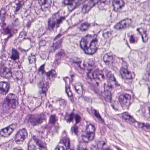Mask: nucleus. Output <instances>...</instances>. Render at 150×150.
<instances>
[{
    "mask_svg": "<svg viewBox=\"0 0 150 150\" xmlns=\"http://www.w3.org/2000/svg\"><path fill=\"white\" fill-rule=\"evenodd\" d=\"M65 20V16H61L59 17L58 13L54 14L51 18L48 19L47 30L51 31H54L55 27L56 28H59L60 24Z\"/></svg>",
    "mask_w": 150,
    "mask_h": 150,
    "instance_id": "f257e3e1",
    "label": "nucleus"
},
{
    "mask_svg": "<svg viewBox=\"0 0 150 150\" xmlns=\"http://www.w3.org/2000/svg\"><path fill=\"white\" fill-rule=\"evenodd\" d=\"M92 62L89 61L88 64L87 78L89 79H91L92 78L100 79L101 78L104 79V76L101 74V71H99L98 69H94V62L93 61Z\"/></svg>",
    "mask_w": 150,
    "mask_h": 150,
    "instance_id": "f03ea898",
    "label": "nucleus"
},
{
    "mask_svg": "<svg viewBox=\"0 0 150 150\" xmlns=\"http://www.w3.org/2000/svg\"><path fill=\"white\" fill-rule=\"evenodd\" d=\"M122 66L120 71V74L125 83H131L133 78L132 74L127 70V64L126 62L123 61Z\"/></svg>",
    "mask_w": 150,
    "mask_h": 150,
    "instance_id": "7ed1b4c3",
    "label": "nucleus"
},
{
    "mask_svg": "<svg viewBox=\"0 0 150 150\" xmlns=\"http://www.w3.org/2000/svg\"><path fill=\"white\" fill-rule=\"evenodd\" d=\"M95 129L94 126L91 124H90L86 127V133L81 135L82 140L84 142H88L93 139Z\"/></svg>",
    "mask_w": 150,
    "mask_h": 150,
    "instance_id": "20e7f679",
    "label": "nucleus"
},
{
    "mask_svg": "<svg viewBox=\"0 0 150 150\" xmlns=\"http://www.w3.org/2000/svg\"><path fill=\"white\" fill-rule=\"evenodd\" d=\"M131 96L127 94H121L118 98V101L123 108L128 109L130 105Z\"/></svg>",
    "mask_w": 150,
    "mask_h": 150,
    "instance_id": "39448f33",
    "label": "nucleus"
},
{
    "mask_svg": "<svg viewBox=\"0 0 150 150\" xmlns=\"http://www.w3.org/2000/svg\"><path fill=\"white\" fill-rule=\"evenodd\" d=\"M46 119V116L42 114L38 116L31 115L30 116L28 121L33 125H36L42 122L44 120Z\"/></svg>",
    "mask_w": 150,
    "mask_h": 150,
    "instance_id": "423d86ee",
    "label": "nucleus"
},
{
    "mask_svg": "<svg viewBox=\"0 0 150 150\" xmlns=\"http://www.w3.org/2000/svg\"><path fill=\"white\" fill-rule=\"evenodd\" d=\"M132 21L131 19L126 18L117 23L114 27L117 30H122L128 28L132 25Z\"/></svg>",
    "mask_w": 150,
    "mask_h": 150,
    "instance_id": "0eeeda50",
    "label": "nucleus"
},
{
    "mask_svg": "<svg viewBox=\"0 0 150 150\" xmlns=\"http://www.w3.org/2000/svg\"><path fill=\"white\" fill-rule=\"evenodd\" d=\"M38 88L40 89L39 91V94L41 95H43V96H41V98L42 96H46V92L49 88L48 83L44 79H42L41 81H40L38 84Z\"/></svg>",
    "mask_w": 150,
    "mask_h": 150,
    "instance_id": "6e6552de",
    "label": "nucleus"
},
{
    "mask_svg": "<svg viewBox=\"0 0 150 150\" xmlns=\"http://www.w3.org/2000/svg\"><path fill=\"white\" fill-rule=\"evenodd\" d=\"M27 135L28 134L25 129H23L20 130L16 135L15 139L16 142L18 144H21Z\"/></svg>",
    "mask_w": 150,
    "mask_h": 150,
    "instance_id": "1a4fd4ad",
    "label": "nucleus"
},
{
    "mask_svg": "<svg viewBox=\"0 0 150 150\" xmlns=\"http://www.w3.org/2000/svg\"><path fill=\"white\" fill-rule=\"evenodd\" d=\"M98 39L96 38L93 39L88 47L87 50H86V54H92L95 53L97 49Z\"/></svg>",
    "mask_w": 150,
    "mask_h": 150,
    "instance_id": "9d476101",
    "label": "nucleus"
},
{
    "mask_svg": "<svg viewBox=\"0 0 150 150\" xmlns=\"http://www.w3.org/2000/svg\"><path fill=\"white\" fill-rule=\"evenodd\" d=\"M115 58L112 55H110L106 54L104 56L103 61L107 65L114 67L115 66Z\"/></svg>",
    "mask_w": 150,
    "mask_h": 150,
    "instance_id": "9b49d317",
    "label": "nucleus"
},
{
    "mask_svg": "<svg viewBox=\"0 0 150 150\" xmlns=\"http://www.w3.org/2000/svg\"><path fill=\"white\" fill-rule=\"evenodd\" d=\"M125 3L122 0H113L112 5L113 10L116 12H118L124 7Z\"/></svg>",
    "mask_w": 150,
    "mask_h": 150,
    "instance_id": "f8f14e48",
    "label": "nucleus"
},
{
    "mask_svg": "<svg viewBox=\"0 0 150 150\" xmlns=\"http://www.w3.org/2000/svg\"><path fill=\"white\" fill-rule=\"evenodd\" d=\"M95 0H90L88 3L83 5L82 12L83 13H88L91 8L95 5Z\"/></svg>",
    "mask_w": 150,
    "mask_h": 150,
    "instance_id": "ddd939ff",
    "label": "nucleus"
},
{
    "mask_svg": "<svg viewBox=\"0 0 150 150\" xmlns=\"http://www.w3.org/2000/svg\"><path fill=\"white\" fill-rule=\"evenodd\" d=\"M32 138L39 150H47L46 144L45 142L39 140L35 136H33Z\"/></svg>",
    "mask_w": 150,
    "mask_h": 150,
    "instance_id": "4468645a",
    "label": "nucleus"
},
{
    "mask_svg": "<svg viewBox=\"0 0 150 150\" xmlns=\"http://www.w3.org/2000/svg\"><path fill=\"white\" fill-rule=\"evenodd\" d=\"M88 37L91 38V35H87L86 37L83 38L80 41V47L84 51L86 54V50H87L88 48L87 46L88 38Z\"/></svg>",
    "mask_w": 150,
    "mask_h": 150,
    "instance_id": "2eb2a0df",
    "label": "nucleus"
},
{
    "mask_svg": "<svg viewBox=\"0 0 150 150\" xmlns=\"http://www.w3.org/2000/svg\"><path fill=\"white\" fill-rule=\"evenodd\" d=\"M62 3L64 6L68 5V8L70 11L73 10L77 6L74 0H64Z\"/></svg>",
    "mask_w": 150,
    "mask_h": 150,
    "instance_id": "dca6fc26",
    "label": "nucleus"
},
{
    "mask_svg": "<svg viewBox=\"0 0 150 150\" xmlns=\"http://www.w3.org/2000/svg\"><path fill=\"white\" fill-rule=\"evenodd\" d=\"M91 26V24L87 22L81 23L78 26V28L81 32L87 31Z\"/></svg>",
    "mask_w": 150,
    "mask_h": 150,
    "instance_id": "f3484780",
    "label": "nucleus"
},
{
    "mask_svg": "<svg viewBox=\"0 0 150 150\" xmlns=\"http://www.w3.org/2000/svg\"><path fill=\"white\" fill-rule=\"evenodd\" d=\"M9 86L6 83L0 82V92L3 94H6L8 91Z\"/></svg>",
    "mask_w": 150,
    "mask_h": 150,
    "instance_id": "a211bd4d",
    "label": "nucleus"
},
{
    "mask_svg": "<svg viewBox=\"0 0 150 150\" xmlns=\"http://www.w3.org/2000/svg\"><path fill=\"white\" fill-rule=\"evenodd\" d=\"M9 70L4 67L3 66L0 68V74L1 76L3 77L7 78L8 77V74Z\"/></svg>",
    "mask_w": 150,
    "mask_h": 150,
    "instance_id": "6ab92c4d",
    "label": "nucleus"
},
{
    "mask_svg": "<svg viewBox=\"0 0 150 150\" xmlns=\"http://www.w3.org/2000/svg\"><path fill=\"white\" fill-rule=\"evenodd\" d=\"M122 118L127 122H134V120L127 112H125L122 114Z\"/></svg>",
    "mask_w": 150,
    "mask_h": 150,
    "instance_id": "aec40b11",
    "label": "nucleus"
},
{
    "mask_svg": "<svg viewBox=\"0 0 150 150\" xmlns=\"http://www.w3.org/2000/svg\"><path fill=\"white\" fill-rule=\"evenodd\" d=\"M61 36V34H58L54 38V41L55 42ZM62 42L61 40H58L57 42H53V47L55 50L57 48L61 46V44Z\"/></svg>",
    "mask_w": 150,
    "mask_h": 150,
    "instance_id": "412c9836",
    "label": "nucleus"
},
{
    "mask_svg": "<svg viewBox=\"0 0 150 150\" xmlns=\"http://www.w3.org/2000/svg\"><path fill=\"white\" fill-rule=\"evenodd\" d=\"M64 80L65 83L66 93L69 97H71L72 95V93L71 91L70 90V87L67 84V81H70L69 79L67 77H66L64 79Z\"/></svg>",
    "mask_w": 150,
    "mask_h": 150,
    "instance_id": "4be33fe9",
    "label": "nucleus"
},
{
    "mask_svg": "<svg viewBox=\"0 0 150 150\" xmlns=\"http://www.w3.org/2000/svg\"><path fill=\"white\" fill-rule=\"evenodd\" d=\"M11 55L10 57L11 59L13 61H15L19 58V53L15 49L13 48L12 50Z\"/></svg>",
    "mask_w": 150,
    "mask_h": 150,
    "instance_id": "5701e85b",
    "label": "nucleus"
},
{
    "mask_svg": "<svg viewBox=\"0 0 150 150\" xmlns=\"http://www.w3.org/2000/svg\"><path fill=\"white\" fill-rule=\"evenodd\" d=\"M9 128L8 127L4 128L0 131V136L2 137H6L8 136L9 133L8 132Z\"/></svg>",
    "mask_w": 150,
    "mask_h": 150,
    "instance_id": "b1692460",
    "label": "nucleus"
},
{
    "mask_svg": "<svg viewBox=\"0 0 150 150\" xmlns=\"http://www.w3.org/2000/svg\"><path fill=\"white\" fill-rule=\"evenodd\" d=\"M10 95L11 96V98H11V100H10V103H11V107L13 108H15L17 105V102L16 100V97L13 94L10 93Z\"/></svg>",
    "mask_w": 150,
    "mask_h": 150,
    "instance_id": "393cba45",
    "label": "nucleus"
},
{
    "mask_svg": "<svg viewBox=\"0 0 150 150\" xmlns=\"http://www.w3.org/2000/svg\"><path fill=\"white\" fill-rule=\"evenodd\" d=\"M107 4V0H99L97 2L98 8L100 10H102L105 9L104 6Z\"/></svg>",
    "mask_w": 150,
    "mask_h": 150,
    "instance_id": "a878e982",
    "label": "nucleus"
},
{
    "mask_svg": "<svg viewBox=\"0 0 150 150\" xmlns=\"http://www.w3.org/2000/svg\"><path fill=\"white\" fill-rule=\"evenodd\" d=\"M62 141L66 148V150H74L73 149H70L69 140L68 138H63Z\"/></svg>",
    "mask_w": 150,
    "mask_h": 150,
    "instance_id": "bb28decb",
    "label": "nucleus"
},
{
    "mask_svg": "<svg viewBox=\"0 0 150 150\" xmlns=\"http://www.w3.org/2000/svg\"><path fill=\"white\" fill-rule=\"evenodd\" d=\"M100 79H96L95 78H92L91 79H89L88 78V80H90L91 81L90 82L88 81L89 83L91 84L94 87H96L98 86L100 82Z\"/></svg>",
    "mask_w": 150,
    "mask_h": 150,
    "instance_id": "cd10ccee",
    "label": "nucleus"
},
{
    "mask_svg": "<svg viewBox=\"0 0 150 150\" xmlns=\"http://www.w3.org/2000/svg\"><path fill=\"white\" fill-rule=\"evenodd\" d=\"M75 91L78 94L81 93L83 91L82 85L80 83H76L74 86Z\"/></svg>",
    "mask_w": 150,
    "mask_h": 150,
    "instance_id": "c85d7f7f",
    "label": "nucleus"
},
{
    "mask_svg": "<svg viewBox=\"0 0 150 150\" xmlns=\"http://www.w3.org/2000/svg\"><path fill=\"white\" fill-rule=\"evenodd\" d=\"M107 77L109 79V80L112 82L115 83L116 82L115 79L113 75L111 73V71H108L106 74Z\"/></svg>",
    "mask_w": 150,
    "mask_h": 150,
    "instance_id": "c756f323",
    "label": "nucleus"
},
{
    "mask_svg": "<svg viewBox=\"0 0 150 150\" xmlns=\"http://www.w3.org/2000/svg\"><path fill=\"white\" fill-rule=\"evenodd\" d=\"M6 13V12L4 9H1L0 11V20L1 22L4 23L3 21Z\"/></svg>",
    "mask_w": 150,
    "mask_h": 150,
    "instance_id": "7c9ffc66",
    "label": "nucleus"
},
{
    "mask_svg": "<svg viewBox=\"0 0 150 150\" xmlns=\"http://www.w3.org/2000/svg\"><path fill=\"white\" fill-rule=\"evenodd\" d=\"M139 28H137V31L139 32V34L141 35L142 40L143 42H146L147 41L148 39L147 37L146 36V31H143L144 33V38L143 36V35L141 34V33L139 31Z\"/></svg>",
    "mask_w": 150,
    "mask_h": 150,
    "instance_id": "2f4dec72",
    "label": "nucleus"
},
{
    "mask_svg": "<svg viewBox=\"0 0 150 150\" xmlns=\"http://www.w3.org/2000/svg\"><path fill=\"white\" fill-rule=\"evenodd\" d=\"M6 24L3 23L1 27L3 29L4 33L5 34H8L9 33V29L8 27H7L5 26Z\"/></svg>",
    "mask_w": 150,
    "mask_h": 150,
    "instance_id": "473e14b6",
    "label": "nucleus"
},
{
    "mask_svg": "<svg viewBox=\"0 0 150 150\" xmlns=\"http://www.w3.org/2000/svg\"><path fill=\"white\" fill-rule=\"evenodd\" d=\"M29 62L30 64H32L35 63L36 62V58L34 55H32V54L29 56L28 58Z\"/></svg>",
    "mask_w": 150,
    "mask_h": 150,
    "instance_id": "72a5a7b5",
    "label": "nucleus"
},
{
    "mask_svg": "<svg viewBox=\"0 0 150 150\" xmlns=\"http://www.w3.org/2000/svg\"><path fill=\"white\" fill-rule=\"evenodd\" d=\"M112 33V31L110 30L108 31H104L103 36L104 38L107 39L111 36Z\"/></svg>",
    "mask_w": 150,
    "mask_h": 150,
    "instance_id": "f704fd0d",
    "label": "nucleus"
},
{
    "mask_svg": "<svg viewBox=\"0 0 150 150\" xmlns=\"http://www.w3.org/2000/svg\"><path fill=\"white\" fill-rule=\"evenodd\" d=\"M74 114L73 113H71L69 116L68 118L66 120L67 122L70 123L72 122L74 117Z\"/></svg>",
    "mask_w": 150,
    "mask_h": 150,
    "instance_id": "c9c22d12",
    "label": "nucleus"
},
{
    "mask_svg": "<svg viewBox=\"0 0 150 150\" xmlns=\"http://www.w3.org/2000/svg\"><path fill=\"white\" fill-rule=\"evenodd\" d=\"M93 112L94 115L99 120H102L101 116L100 115L98 112L95 109H93Z\"/></svg>",
    "mask_w": 150,
    "mask_h": 150,
    "instance_id": "e433bc0d",
    "label": "nucleus"
},
{
    "mask_svg": "<svg viewBox=\"0 0 150 150\" xmlns=\"http://www.w3.org/2000/svg\"><path fill=\"white\" fill-rule=\"evenodd\" d=\"M78 131V127L75 125H74L71 127V132L72 133H74L75 135H77V132Z\"/></svg>",
    "mask_w": 150,
    "mask_h": 150,
    "instance_id": "4c0bfd02",
    "label": "nucleus"
},
{
    "mask_svg": "<svg viewBox=\"0 0 150 150\" xmlns=\"http://www.w3.org/2000/svg\"><path fill=\"white\" fill-rule=\"evenodd\" d=\"M14 3L16 6H20L24 4L23 0H15Z\"/></svg>",
    "mask_w": 150,
    "mask_h": 150,
    "instance_id": "58836bf2",
    "label": "nucleus"
},
{
    "mask_svg": "<svg viewBox=\"0 0 150 150\" xmlns=\"http://www.w3.org/2000/svg\"><path fill=\"white\" fill-rule=\"evenodd\" d=\"M9 97L7 96L5 99L4 100V105H6L8 107H9Z\"/></svg>",
    "mask_w": 150,
    "mask_h": 150,
    "instance_id": "ea45409f",
    "label": "nucleus"
},
{
    "mask_svg": "<svg viewBox=\"0 0 150 150\" xmlns=\"http://www.w3.org/2000/svg\"><path fill=\"white\" fill-rule=\"evenodd\" d=\"M56 120L55 115H51L50 119V122L51 123H54Z\"/></svg>",
    "mask_w": 150,
    "mask_h": 150,
    "instance_id": "a19ab883",
    "label": "nucleus"
},
{
    "mask_svg": "<svg viewBox=\"0 0 150 150\" xmlns=\"http://www.w3.org/2000/svg\"><path fill=\"white\" fill-rule=\"evenodd\" d=\"M30 142L28 144V149L29 150H35L36 147L34 145H30Z\"/></svg>",
    "mask_w": 150,
    "mask_h": 150,
    "instance_id": "79ce46f5",
    "label": "nucleus"
},
{
    "mask_svg": "<svg viewBox=\"0 0 150 150\" xmlns=\"http://www.w3.org/2000/svg\"><path fill=\"white\" fill-rule=\"evenodd\" d=\"M74 117H75L76 124L79 123L81 120L80 116L76 114L75 115H74Z\"/></svg>",
    "mask_w": 150,
    "mask_h": 150,
    "instance_id": "37998d69",
    "label": "nucleus"
},
{
    "mask_svg": "<svg viewBox=\"0 0 150 150\" xmlns=\"http://www.w3.org/2000/svg\"><path fill=\"white\" fill-rule=\"evenodd\" d=\"M77 150H88L86 147H83L81 144H80L77 146Z\"/></svg>",
    "mask_w": 150,
    "mask_h": 150,
    "instance_id": "c03bdc74",
    "label": "nucleus"
},
{
    "mask_svg": "<svg viewBox=\"0 0 150 150\" xmlns=\"http://www.w3.org/2000/svg\"><path fill=\"white\" fill-rule=\"evenodd\" d=\"M48 1L47 0H38L39 4L40 5H45L47 4Z\"/></svg>",
    "mask_w": 150,
    "mask_h": 150,
    "instance_id": "a18cd8bd",
    "label": "nucleus"
},
{
    "mask_svg": "<svg viewBox=\"0 0 150 150\" xmlns=\"http://www.w3.org/2000/svg\"><path fill=\"white\" fill-rule=\"evenodd\" d=\"M46 44V42L44 40H40L39 43V45L40 47L45 46Z\"/></svg>",
    "mask_w": 150,
    "mask_h": 150,
    "instance_id": "49530a36",
    "label": "nucleus"
},
{
    "mask_svg": "<svg viewBox=\"0 0 150 150\" xmlns=\"http://www.w3.org/2000/svg\"><path fill=\"white\" fill-rule=\"evenodd\" d=\"M44 65H42L39 68V71L41 72L42 74H43L44 72Z\"/></svg>",
    "mask_w": 150,
    "mask_h": 150,
    "instance_id": "de8ad7c7",
    "label": "nucleus"
},
{
    "mask_svg": "<svg viewBox=\"0 0 150 150\" xmlns=\"http://www.w3.org/2000/svg\"><path fill=\"white\" fill-rule=\"evenodd\" d=\"M51 76L52 78H54L57 76L56 73L54 70H51Z\"/></svg>",
    "mask_w": 150,
    "mask_h": 150,
    "instance_id": "09e8293b",
    "label": "nucleus"
},
{
    "mask_svg": "<svg viewBox=\"0 0 150 150\" xmlns=\"http://www.w3.org/2000/svg\"><path fill=\"white\" fill-rule=\"evenodd\" d=\"M129 41L131 43H134L135 42V40L133 37V36L132 35L129 38Z\"/></svg>",
    "mask_w": 150,
    "mask_h": 150,
    "instance_id": "8fccbe9b",
    "label": "nucleus"
},
{
    "mask_svg": "<svg viewBox=\"0 0 150 150\" xmlns=\"http://www.w3.org/2000/svg\"><path fill=\"white\" fill-rule=\"evenodd\" d=\"M146 71L148 75H150V62L147 65V67L146 68Z\"/></svg>",
    "mask_w": 150,
    "mask_h": 150,
    "instance_id": "3c124183",
    "label": "nucleus"
},
{
    "mask_svg": "<svg viewBox=\"0 0 150 150\" xmlns=\"http://www.w3.org/2000/svg\"><path fill=\"white\" fill-rule=\"evenodd\" d=\"M93 91L95 94L98 96H99L101 93V92L98 89H95L93 90Z\"/></svg>",
    "mask_w": 150,
    "mask_h": 150,
    "instance_id": "603ef678",
    "label": "nucleus"
},
{
    "mask_svg": "<svg viewBox=\"0 0 150 150\" xmlns=\"http://www.w3.org/2000/svg\"><path fill=\"white\" fill-rule=\"evenodd\" d=\"M138 112H141L142 113H140L141 115L143 116H145V111L144 110H139Z\"/></svg>",
    "mask_w": 150,
    "mask_h": 150,
    "instance_id": "864d4df0",
    "label": "nucleus"
},
{
    "mask_svg": "<svg viewBox=\"0 0 150 150\" xmlns=\"http://www.w3.org/2000/svg\"><path fill=\"white\" fill-rule=\"evenodd\" d=\"M21 6H17L16 7V8L15 10L14 11L15 14H17V12L19 10Z\"/></svg>",
    "mask_w": 150,
    "mask_h": 150,
    "instance_id": "5fc2aeb1",
    "label": "nucleus"
},
{
    "mask_svg": "<svg viewBox=\"0 0 150 150\" xmlns=\"http://www.w3.org/2000/svg\"><path fill=\"white\" fill-rule=\"evenodd\" d=\"M138 125L139 127L143 128L144 127H145L146 124L144 123H138Z\"/></svg>",
    "mask_w": 150,
    "mask_h": 150,
    "instance_id": "6e6d98bb",
    "label": "nucleus"
},
{
    "mask_svg": "<svg viewBox=\"0 0 150 150\" xmlns=\"http://www.w3.org/2000/svg\"><path fill=\"white\" fill-rule=\"evenodd\" d=\"M100 144H102V146H104V145H105V142H103V141L100 142H98L97 144L98 147L99 146V145Z\"/></svg>",
    "mask_w": 150,
    "mask_h": 150,
    "instance_id": "4d7b16f0",
    "label": "nucleus"
},
{
    "mask_svg": "<svg viewBox=\"0 0 150 150\" xmlns=\"http://www.w3.org/2000/svg\"><path fill=\"white\" fill-rule=\"evenodd\" d=\"M51 70L49 71V72H47L46 73V75L47 76L48 78H49V76H51Z\"/></svg>",
    "mask_w": 150,
    "mask_h": 150,
    "instance_id": "13d9d810",
    "label": "nucleus"
},
{
    "mask_svg": "<svg viewBox=\"0 0 150 150\" xmlns=\"http://www.w3.org/2000/svg\"><path fill=\"white\" fill-rule=\"evenodd\" d=\"M145 127L146 128L150 129V124L147 123L146 124Z\"/></svg>",
    "mask_w": 150,
    "mask_h": 150,
    "instance_id": "bf43d9fd",
    "label": "nucleus"
},
{
    "mask_svg": "<svg viewBox=\"0 0 150 150\" xmlns=\"http://www.w3.org/2000/svg\"><path fill=\"white\" fill-rule=\"evenodd\" d=\"M59 60L58 59H56V60L54 62V63L55 64L58 65L59 64Z\"/></svg>",
    "mask_w": 150,
    "mask_h": 150,
    "instance_id": "052dcab7",
    "label": "nucleus"
},
{
    "mask_svg": "<svg viewBox=\"0 0 150 150\" xmlns=\"http://www.w3.org/2000/svg\"><path fill=\"white\" fill-rule=\"evenodd\" d=\"M76 63L79 66V67L81 69H83V68H81L80 63H81V62H76Z\"/></svg>",
    "mask_w": 150,
    "mask_h": 150,
    "instance_id": "680f3d73",
    "label": "nucleus"
},
{
    "mask_svg": "<svg viewBox=\"0 0 150 150\" xmlns=\"http://www.w3.org/2000/svg\"><path fill=\"white\" fill-rule=\"evenodd\" d=\"M60 102H63V105H65L66 104V102L64 100H62L60 101Z\"/></svg>",
    "mask_w": 150,
    "mask_h": 150,
    "instance_id": "e2e57ef3",
    "label": "nucleus"
},
{
    "mask_svg": "<svg viewBox=\"0 0 150 150\" xmlns=\"http://www.w3.org/2000/svg\"><path fill=\"white\" fill-rule=\"evenodd\" d=\"M9 38V35H8L7 37V38L6 39H4V40L5 41V43L6 42V41H8V38Z\"/></svg>",
    "mask_w": 150,
    "mask_h": 150,
    "instance_id": "0e129e2a",
    "label": "nucleus"
},
{
    "mask_svg": "<svg viewBox=\"0 0 150 150\" xmlns=\"http://www.w3.org/2000/svg\"><path fill=\"white\" fill-rule=\"evenodd\" d=\"M10 128L11 129V130H10V134L11 132H12L13 131L14 129V128H12L10 127Z\"/></svg>",
    "mask_w": 150,
    "mask_h": 150,
    "instance_id": "69168bd1",
    "label": "nucleus"
},
{
    "mask_svg": "<svg viewBox=\"0 0 150 150\" xmlns=\"http://www.w3.org/2000/svg\"><path fill=\"white\" fill-rule=\"evenodd\" d=\"M27 27L28 28L30 26V22H28V23L27 24Z\"/></svg>",
    "mask_w": 150,
    "mask_h": 150,
    "instance_id": "338daca9",
    "label": "nucleus"
},
{
    "mask_svg": "<svg viewBox=\"0 0 150 150\" xmlns=\"http://www.w3.org/2000/svg\"><path fill=\"white\" fill-rule=\"evenodd\" d=\"M54 150H59V148L58 146H57L54 149Z\"/></svg>",
    "mask_w": 150,
    "mask_h": 150,
    "instance_id": "774afa93",
    "label": "nucleus"
}]
</instances>
